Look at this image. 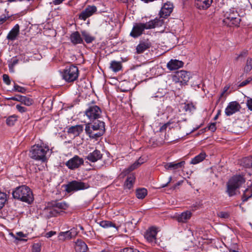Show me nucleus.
<instances>
[{
	"mask_svg": "<svg viewBox=\"0 0 252 252\" xmlns=\"http://www.w3.org/2000/svg\"><path fill=\"white\" fill-rule=\"evenodd\" d=\"M83 130V126L82 125H76L71 126L68 128L67 132L73 134L74 136H78Z\"/></svg>",
	"mask_w": 252,
	"mask_h": 252,
	"instance_id": "28",
	"label": "nucleus"
},
{
	"mask_svg": "<svg viewBox=\"0 0 252 252\" xmlns=\"http://www.w3.org/2000/svg\"><path fill=\"white\" fill-rule=\"evenodd\" d=\"M171 181H172V177L170 176L169 178L168 181L166 184L161 185L160 187L161 188H163L167 187L168 186V185L171 182Z\"/></svg>",
	"mask_w": 252,
	"mask_h": 252,
	"instance_id": "58",
	"label": "nucleus"
},
{
	"mask_svg": "<svg viewBox=\"0 0 252 252\" xmlns=\"http://www.w3.org/2000/svg\"><path fill=\"white\" fill-rule=\"evenodd\" d=\"M50 204L51 207H54L58 212V215L68 207V205L64 201L60 202L57 200H53L50 201Z\"/></svg>",
	"mask_w": 252,
	"mask_h": 252,
	"instance_id": "15",
	"label": "nucleus"
},
{
	"mask_svg": "<svg viewBox=\"0 0 252 252\" xmlns=\"http://www.w3.org/2000/svg\"><path fill=\"white\" fill-rule=\"evenodd\" d=\"M184 63L176 59H171L167 63V68L171 70H174L179 69L183 66Z\"/></svg>",
	"mask_w": 252,
	"mask_h": 252,
	"instance_id": "19",
	"label": "nucleus"
},
{
	"mask_svg": "<svg viewBox=\"0 0 252 252\" xmlns=\"http://www.w3.org/2000/svg\"><path fill=\"white\" fill-rule=\"evenodd\" d=\"M229 252H237L235 250H234L230 249V250H229Z\"/></svg>",
	"mask_w": 252,
	"mask_h": 252,
	"instance_id": "64",
	"label": "nucleus"
},
{
	"mask_svg": "<svg viewBox=\"0 0 252 252\" xmlns=\"http://www.w3.org/2000/svg\"><path fill=\"white\" fill-rule=\"evenodd\" d=\"M208 129L212 132H214L216 129V123H211L208 127Z\"/></svg>",
	"mask_w": 252,
	"mask_h": 252,
	"instance_id": "53",
	"label": "nucleus"
},
{
	"mask_svg": "<svg viewBox=\"0 0 252 252\" xmlns=\"http://www.w3.org/2000/svg\"><path fill=\"white\" fill-rule=\"evenodd\" d=\"M252 69V59H248L247 61L246 64L244 68V71L248 73Z\"/></svg>",
	"mask_w": 252,
	"mask_h": 252,
	"instance_id": "43",
	"label": "nucleus"
},
{
	"mask_svg": "<svg viewBox=\"0 0 252 252\" xmlns=\"http://www.w3.org/2000/svg\"><path fill=\"white\" fill-rule=\"evenodd\" d=\"M151 43L149 39L140 41L136 47V52L138 54L143 53L145 51L150 48Z\"/></svg>",
	"mask_w": 252,
	"mask_h": 252,
	"instance_id": "21",
	"label": "nucleus"
},
{
	"mask_svg": "<svg viewBox=\"0 0 252 252\" xmlns=\"http://www.w3.org/2000/svg\"><path fill=\"white\" fill-rule=\"evenodd\" d=\"M110 67L113 71L116 72L120 71L122 69V66L121 62L113 61L110 63Z\"/></svg>",
	"mask_w": 252,
	"mask_h": 252,
	"instance_id": "35",
	"label": "nucleus"
},
{
	"mask_svg": "<svg viewBox=\"0 0 252 252\" xmlns=\"http://www.w3.org/2000/svg\"><path fill=\"white\" fill-rule=\"evenodd\" d=\"M41 251L40 246L39 244H34L32 246V252H40Z\"/></svg>",
	"mask_w": 252,
	"mask_h": 252,
	"instance_id": "50",
	"label": "nucleus"
},
{
	"mask_svg": "<svg viewBox=\"0 0 252 252\" xmlns=\"http://www.w3.org/2000/svg\"><path fill=\"white\" fill-rule=\"evenodd\" d=\"M102 111L99 107L95 105L89 106L85 111V115L90 122H94L100 118Z\"/></svg>",
	"mask_w": 252,
	"mask_h": 252,
	"instance_id": "9",
	"label": "nucleus"
},
{
	"mask_svg": "<svg viewBox=\"0 0 252 252\" xmlns=\"http://www.w3.org/2000/svg\"><path fill=\"white\" fill-rule=\"evenodd\" d=\"M13 91L22 93H24L26 92V89L25 88L21 87L16 84H14Z\"/></svg>",
	"mask_w": 252,
	"mask_h": 252,
	"instance_id": "44",
	"label": "nucleus"
},
{
	"mask_svg": "<svg viewBox=\"0 0 252 252\" xmlns=\"http://www.w3.org/2000/svg\"><path fill=\"white\" fill-rule=\"evenodd\" d=\"M246 105L248 109L252 111V98L250 97H247Z\"/></svg>",
	"mask_w": 252,
	"mask_h": 252,
	"instance_id": "49",
	"label": "nucleus"
},
{
	"mask_svg": "<svg viewBox=\"0 0 252 252\" xmlns=\"http://www.w3.org/2000/svg\"><path fill=\"white\" fill-rule=\"evenodd\" d=\"M190 78V73L185 70H180L176 72L174 76V80L176 82H180L182 84H186Z\"/></svg>",
	"mask_w": 252,
	"mask_h": 252,
	"instance_id": "10",
	"label": "nucleus"
},
{
	"mask_svg": "<svg viewBox=\"0 0 252 252\" xmlns=\"http://www.w3.org/2000/svg\"><path fill=\"white\" fill-rule=\"evenodd\" d=\"M218 217L223 219H228L230 218V213L228 211H220L217 213Z\"/></svg>",
	"mask_w": 252,
	"mask_h": 252,
	"instance_id": "40",
	"label": "nucleus"
},
{
	"mask_svg": "<svg viewBox=\"0 0 252 252\" xmlns=\"http://www.w3.org/2000/svg\"><path fill=\"white\" fill-rule=\"evenodd\" d=\"M103 155L100 151L98 150H95L92 153H90L86 157V158L91 162H94L101 159Z\"/></svg>",
	"mask_w": 252,
	"mask_h": 252,
	"instance_id": "22",
	"label": "nucleus"
},
{
	"mask_svg": "<svg viewBox=\"0 0 252 252\" xmlns=\"http://www.w3.org/2000/svg\"><path fill=\"white\" fill-rule=\"evenodd\" d=\"M122 252H140L138 250L131 247H126L123 249Z\"/></svg>",
	"mask_w": 252,
	"mask_h": 252,
	"instance_id": "48",
	"label": "nucleus"
},
{
	"mask_svg": "<svg viewBox=\"0 0 252 252\" xmlns=\"http://www.w3.org/2000/svg\"><path fill=\"white\" fill-rule=\"evenodd\" d=\"M220 114H221V110H218L217 115L215 116V117L214 118V120H216L218 118L219 116L220 115Z\"/></svg>",
	"mask_w": 252,
	"mask_h": 252,
	"instance_id": "59",
	"label": "nucleus"
},
{
	"mask_svg": "<svg viewBox=\"0 0 252 252\" xmlns=\"http://www.w3.org/2000/svg\"><path fill=\"white\" fill-rule=\"evenodd\" d=\"M81 33L87 43H91L95 39V37L92 36L90 33L85 31H82Z\"/></svg>",
	"mask_w": 252,
	"mask_h": 252,
	"instance_id": "33",
	"label": "nucleus"
},
{
	"mask_svg": "<svg viewBox=\"0 0 252 252\" xmlns=\"http://www.w3.org/2000/svg\"><path fill=\"white\" fill-rule=\"evenodd\" d=\"M51 153L49 146L40 142L32 146L30 151V157L37 161L45 162L47 161Z\"/></svg>",
	"mask_w": 252,
	"mask_h": 252,
	"instance_id": "1",
	"label": "nucleus"
},
{
	"mask_svg": "<svg viewBox=\"0 0 252 252\" xmlns=\"http://www.w3.org/2000/svg\"><path fill=\"white\" fill-rule=\"evenodd\" d=\"M158 233V230L155 227H151L149 228L144 235L145 238L151 244H156V236Z\"/></svg>",
	"mask_w": 252,
	"mask_h": 252,
	"instance_id": "14",
	"label": "nucleus"
},
{
	"mask_svg": "<svg viewBox=\"0 0 252 252\" xmlns=\"http://www.w3.org/2000/svg\"><path fill=\"white\" fill-rule=\"evenodd\" d=\"M16 108L17 110L20 113H24L27 111V108L21 105L17 104L16 106Z\"/></svg>",
	"mask_w": 252,
	"mask_h": 252,
	"instance_id": "52",
	"label": "nucleus"
},
{
	"mask_svg": "<svg viewBox=\"0 0 252 252\" xmlns=\"http://www.w3.org/2000/svg\"><path fill=\"white\" fill-rule=\"evenodd\" d=\"M21 102L25 105L30 106L33 103V101L32 98L29 97L23 96V98L21 99Z\"/></svg>",
	"mask_w": 252,
	"mask_h": 252,
	"instance_id": "42",
	"label": "nucleus"
},
{
	"mask_svg": "<svg viewBox=\"0 0 252 252\" xmlns=\"http://www.w3.org/2000/svg\"><path fill=\"white\" fill-rule=\"evenodd\" d=\"M228 89H229L228 87H227V86L224 87V88H223V93H225L227 91Z\"/></svg>",
	"mask_w": 252,
	"mask_h": 252,
	"instance_id": "63",
	"label": "nucleus"
},
{
	"mask_svg": "<svg viewBox=\"0 0 252 252\" xmlns=\"http://www.w3.org/2000/svg\"><path fill=\"white\" fill-rule=\"evenodd\" d=\"M192 213L189 211L182 213L177 217V220L179 222L186 223L190 218Z\"/></svg>",
	"mask_w": 252,
	"mask_h": 252,
	"instance_id": "25",
	"label": "nucleus"
},
{
	"mask_svg": "<svg viewBox=\"0 0 252 252\" xmlns=\"http://www.w3.org/2000/svg\"><path fill=\"white\" fill-rule=\"evenodd\" d=\"M163 23V19H158L157 18L150 20L146 23H135L130 33V35L133 38H137L143 33L145 30L152 29L157 27H161Z\"/></svg>",
	"mask_w": 252,
	"mask_h": 252,
	"instance_id": "2",
	"label": "nucleus"
},
{
	"mask_svg": "<svg viewBox=\"0 0 252 252\" xmlns=\"http://www.w3.org/2000/svg\"><path fill=\"white\" fill-rule=\"evenodd\" d=\"M2 79L3 82L7 85H9L11 83V81L8 75L4 74L2 75Z\"/></svg>",
	"mask_w": 252,
	"mask_h": 252,
	"instance_id": "47",
	"label": "nucleus"
},
{
	"mask_svg": "<svg viewBox=\"0 0 252 252\" xmlns=\"http://www.w3.org/2000/svg\"><path fill=\"white\" fill-rule=\"evenodd\" d=\"M183 181H179L178 182H177V183L174 185V186L173 188H174V189H175V188H176V187L177 186H180V185L182 184V183H183Z\"/></svg>",
	"mask_w": 252,
	"mask_h": 252,
	"instance_id": "61",
	"label": "nucleus"
},
{
	"mask_svg": "<svg viewBox=\"0 0 252 252\" xmlns=\"http://www.w3.org/2000/svg\"><path fill=\"white\" fill-rule=\"evenodd\" d=\"M20 59L17 58V57H15L11 59V60L8 61V67L10 72H14V67L18 63Z\"/></svg>",
	"mask_w": 252,
	"mask_h": 252,
	"instance_id": "34",
	"label": "nucleus"
},
{
	"mask_svg": "<svg viewBox=\"0 0 252 252\" xmlns=\"http://www.w3.org/2000/svg\"><path fill=\"white\" fill-rule=\"evenodd\" d=\"M238 14L234 8H231L226 11L224 15L223 22L228 26H238L241 19L238 17Z\"/></svg>",
	"mask_w": 252,
	"mask_h": 252,
	"instance_id": "7",
	"label": "nucleus"
},
{
	"mask_svg": "<svg viewBox=\"0 0 252 252\" xmlns=\"http://www.w3.org/2000/svg\"><path fill=\"white\" fill-rule=\"evenodd\" d=\"M135 180V177L133 174L128 175L124 184L125 189H131L133 187Z\"/></svg>",
	"mask_w": 252,
	"mask_h": 252,
	"instance_id": "29",
	"label": "nucleus"
},
{
	"mask_svg": "<svg viewBox=\"0 0 252 252\" xmlns=\"http://www.w3.org/2000/svg\"><path fill=\"white\" fill-rule=\"evenodd\" d=\"M89 188L90 185L87 183H85L81 181L74 180L69 182L65 185V190L69 193L72 191L86 189Z\"/></svg>",
	"mask_w": 252,
	"mask_h": 252,
	"instance_id": "8",
	"label": "nucleus"
},
{
	"mask_svg": "<svg viewBox=\"0 0 252 252\" xmlns=\"http://www.w3.org/2000/svg\"><path fill=\"white\" fill-rule=\"evenodd\" d=\"M241 165L246 168H252V156L243 158L241 160Z\"/></svg>",
	"mask_w": 252,
	"mask_h": 252,
	"instance_id": "31",
	"label": "nucleus"
},
{
	"mask_svg": "<svg viewBox=\"0 0 252 252\" xmlns=\"http://www.w3.org/2000/svg\"><path fill=\"white\" fill-rule=\"evenodd\" d=\"M213 0H195V5L199 9L205 10L211 5Z\"/></svg>",
	"mask_w": 252,
	"mask_h": 252,
	"instance_id": "23",
	"label": "nucleus"
},
{
	"mask_svg": "<svg viewBox=\"0 0 252 252\" xmlns=\"http://www.w3.org/2000/svg\"><path fill=\"white\" fill-rule=\"evenodd\" d=\"M252 197V190L247 189L245 190L242 196V200L243 202L247 201L249 198Z\"/></svg>",
	"mask_w": 252,
	"mask_h": 252,
	"instance_id": "38",
	"label": "nucleus"
},
{
	"mask_svg": "<svg viewBox=\"0 0 252 252\" xmlns=\"http://www.w3.org/2000/svg\"><path fill=\"white\" fill-rule=\"evenodd\" d=\"M99 224L101 227L104 228L113 227L118 229V227L116 226V224L110 221L102 220L100 221Z\"/></svg>",
	"mask_w": 252,
	"mask_h": 252,
	"instance_id": "36",
	"label": "nucleus"
},
{
	"mask_svg": "<svg viewBox=\"0 0 252 252\" xmlns=\"http://www.w3.org/2000/svg\"><path fill=\"white\" fill-rule=\"evenodd\" d=\"M241 107L240 104L236 101H232L228 103L225 109V114L230 116L240 111Z\"/></svg>",
	"mask_w": 252,
	"mask_h": 252,
	"instance_id": "12",
	"label": "nucleus"
},
{
	"mask_svg": "<svg viewBox=\"0 0 252 252\" xmlns=\"http://www.w3.org/2000/svg\"><path fill=\"white\" fill-rule=\"evenodd\" d=\"M147 190L146 189L142 188L136 190V195L138 199H142L147 195Z\"/></svg>",
	"mask_w": 252,
	"mask_h": 252,
	"instance_id": "37",
	"label": "nucleus"
},
{
	"mask_svg": "<svg viewBox=\"0 0 252 252\" xmlns=\"http://www.w3.org/2000/svg\"><path fill=\"white\" fill-rule=\"evenodd\" d=\"M8 18L9 17L5 16H0V25L4 23Z\"/></svg>",
	"mask_w": 252,
	"mask_h": 252,
	"instance_id": "55",
	"label": "nucleus"
},
{
	"mask_svg": "<svg viewBox=\"0 0 252 252\" xmlns=\"http://www.w3.org/2000/svg\"><path fill=\"white\" fill-rule=\"evenodd\" d=\"M51 206L50 202H48L43 210V214L47 218L57 217L58 215V212Z\"/></svg>",
	"mask_w": 252,
	"mask_h": 252,
	"instance_id": "16",
	"label": "nucleus"
},
{
	"mask_svg": "<svg viewBox=\"0 0 252 252\" xmlns=\"http://www.w3.org/2000/svg\"><path fill=\"white\" fill-rule=\"evenodd\" d=\"M88 250L87 244L82 240L78 239L75 242V250L76 252H86Z\"/></svg>",
	"mask_w": 252,
	"mask_h": 252,
	"instance_id": "26",
	"label": "nucleus"
},
{
	"mask_svg": "<svg viewBox=\"0 0 252 252\" xmlns=\"http://www.w3.org/2000/svg\"><path fill=\"white\" fill-rule=\"evenodd\" d=\"M78 68L74 65L66 66L62 72L63 78L68 83L75 81L78 78Z\"/></svg>",
	"mask_w": 252,
	"mask_h": 252,
	"instance_id": "6",
	"label": "nucleus"
},
{
	"mask_svg": "<svg viewBox=\"0 0 252 252\" xmlns=\"http://www.w3.org/2000/svg\"><path fill=\"white\" fill-rule=\"evenodd\" d=\"M97 10V8L94 5H88L79 15V19L86 20V19L93 15Z\"/></svg>",
	"mask_w": 252,
	"mask_h": 252,
	"instance_id": "13",
	"label": "nucleus"
},
{
	"mask_svg": "<svg viewBox=\"0 0 252 252\" xmlns=\"http://www.w3.org/2000/svg\"><path fill=\"white\" fill-rule=\"evenodd\" d=\"M248 54V51H242L236 58V61H238L239 58H242V57H245L247 56Z\"/></svg>",
	"mask_w": 252,
	"mask_h": 252,
	"instance_id": "54",
	"label": "nucleus"
},
{
	"mask_svg": "<svg viewBox=\"0 0 252 252\" xmlns=\"http://www.w3.org/2000/svg\"><path fill=\"white\" fill-rule=\"evenodd\" d=\"M84 164V159L78 156H75L65 163V165L70 170L78 168Z\"/></svg>",
	"mask_w": 252,
	"mask_h": 252,
	"instance_id": "11",
	"label": "nucleus"
},
{
	"mask_svg": "<svg viewBox=\"0 0 252 252\" xmlns=\"http://www.w3.org/2000/svg\"><path fill=\"white\" fill-rule=\"evenodd\" d=\"M70 40L74 45L82 44L83 42L79 32L77 31L72 32L70 36Z\"/></svg>",
	"mask_w": 252,
	"mask_h": 252,
	"instance_id": "27",
	"label": "nucleus"
},
{
	"mask_svg": "<svg viewBox=\"0 0 252 252\" xmlns=\"http://www.w3.org/2000/svg\"><path fill=\"white\" fill-rule=\"evenodd\" d=\"M140 164L141 163H140V162L138 161H135L133 164L129 166L128 168L124 170V171L122 172V174L124 176H126L130 172L138 168Z\"/></svg>",
	"mask_w": 252,
	"mask_h": 252,
	"instance_id": "32",
	"label": "nucleus"
},
{
	"mask_svg": "<svg viewBox=\"0 0 252 252\" xmlns=\"http://www.w3.org/2000/svg\"><path fill=\"white\" fill-rule=\"evenodd\" d=\"M17 235H18V236H20V237H24V234H23V232H18V233H17Z\"/></svg>",
	"mask_w": 252,
	"mask_h": 252,
	"instance_id": "62",
	"label": "nucleus"
},
{
	"mask_svg": "<svg viewBox=\"0 0 252 252\" xmlns=\"http://www.w3.org/2000/svg\"><path fill=\"white\" fill-rule=\"evenodd\" d=\"M56 234V232L55 231H50L46 233L45 236L47 238H50L52 236H53V235H55Z\"/></svg>",
	"mask_w": 252,
	"mask_h": 252,
	"instance_id": "56",
	"label": "nucleus"
},
{
	"mask_svg": "<svg viewBox=\"0 0 252 252\" xmlns=\"http://www.w3.org/2000/svg\"><path fill=\"white\" fill-rule=\"evenodd\" d=\"M20 27L18 24L15 25L7 35L6 38L9 40L13 41L19 33Z\"/></svg>",
	"mask_w": 252,
	"mask_h": 252,
	"instance_id": "24",
	"label": "nucleus"
},
{
	"mask_svg": "<svg viewBox=\"0 0 252 252\" xmlns=\"http://www.w3.org/2000/svg\"><path fill=\"white\" fill-rule=\"evenodd\" d=\"M185 163V161H182L178 163L175 162H168L164 164V167L166 170L177 171L180 169L183 168Z\"/></svg>",
	"mask_w": 252,
	"mask_h": 252,
	"instance_id": "17",
	"label": "nucleus"
},
{
	"mask_svg": "<svg viewBox=\"0 0 252 252\" xmlns=\"http://www.w3.org/2000/svg\"><path fill=\"white\" fill-rule=\"evenodd\" d=\"M206 155L205 152H201L199 155L195 156L193 158L191 161L190 164H196L199 162L202 161L206 158Z\"/></svg>",
	"mask_w": 252,
	"mask_h": 252,
	"instance_id": "30",
	"label": "nucleus"
},
{
	"mask_svg": "<svg viewBox=\"0 0 252 252\" xmlns=\"http://www.w3.org/2000/svg\"><path fill=\"white\" fill-rule=\"evenodd\" d=\"M251 81V79H247L246 80H245L243 82H242L239 85V87H242L246 86L247 85L250 81Z\"/></svg>",
	"mask_w": 252,
	"mask_h": 252,
	"instance_id": "57",
	"label": "nucleus"
},
{
	"mask_svg": "<svg viewBox=\"0 0 252 252\" xmlns=\"http://www.w3.org/2000/svg\"><path fill=\"white\" fill-rule=\"evenodd\" d=\"M173 10V6L172 5L165 3L161 8L159 15L160 16V19L161 18H166L170 15Z\"/></svg>",
	"mask_w": 252,
	"mask_h": 252,
	"instance_id": "20",
	"label": "nucleus"
},
{
	"mask_svg": "<svg viewBox=\"0 0 252 252\" xmlns=\"http://www.w3.org/2000/svg\"><path fill=\"white\" fill-rule=\"evenodd\" d=\"M225 93H223V92H222L221 94H220V96L218 99V100L217 101V104H218V103L219 102V101L220 100V99L222 97H223V96L224 95Z\"/></svg>",
	"mask_w": 252,
	"mask_h": 252,
	"instance_id": "60",
	"label": "nucleus"
},
{
	"mask_svg": "<svg viewBox=\"0 0 252 252\" xmlns=\"http://www.w3.org/2000/svg\"><path fill=\"white\" fill-rule=\"evenodd\" d=\"M195 109L194 105L192 103L185 104L184 106V109L186 111L191 112Z\"/></svg>",
	"mask_w": 252,
	"mask_h": 252,
	"instance_id": "45",
	"label": "nucleus"
},
{
	"mask_svg": "<svg viewBox=\"0 0 252 252\" xmlns=\"http://www.w3.org/2000/svg\"><path fill=\"white\" fill-rule=\"evenodd\" d=\"M7 200L6 194L0 191V210L4 206Z\"/></svg>",
	"mask_w": 252,
	"mask_h": 252,
	"instance_id": "41",
	"label": "nucleus"
},
{
	"mask_svg": "<svg viewBox=\"0 0 252 252\" xmlns=\"http://www.w3.org/2000/svg\"><path fill=\"white\" fill-rule=\"evenodd\" d=\"M172 124V123L170 121H169L168 122L166 123V124H164L163 125H162L159 128V131L162 132L164 130H165L168 126H169L170 125Z\"/></svg>",
	"mask_w": 252,
	"mask_h": 252,
	"instance_id": "51",
	"label": "nucleus"
},
{
	"mask_svg": "<svg viewBox=\"0 0 252 252\" xmlns=\"http://www.w3.org/2000/svg\"><path fill=\"white\" fill-rule=\"evenodd\" d=\"M85 130L86 134L91 138L96 139L104 133L105 123L99 120L93 123H88L86 125Z\"/></svg>",
	"mask_w": 252,
	"mask_h": 252,
	"instance_id": "3",
	"label": "nucleus"
},
{
	"mask_svg": "<svg viewBox=\"0 0 252 252\" xmlns=\"http://www.w3.org/2000/svg\"><path fill=\"white\" fill-rule=\"evenodd\" d=\"M13 197L22 201L31 204L33 201L32 192L28 187L22 186L17 187L12 192Z\"/></svg>",
	"mask_w": 252,
	"mask_h": 252,
	"instance_id": "5",
	"label": "nucleus"
},
{
	"mask_svg": "<svg viewBox=\"0 0 252 252\" xmlns=\"http://www.w3.org/2000/svg\"><path fill=\"white\" fill-rule=\"evenodd\" d=\"M78 234L77 230L73 228L70 230L65 232H61L59 233L60 239L64 241L66 239H70L75 237Z\"/></svg>",
	"mask_w": 252,
	"mask_h": 252,
	"instance_id": "18",
	"label": "nucleus"
},
{
	"mask_svg": "<svg viewBox=\"0 0 252 252\" xmlns=\"http://www.w3.org/2000/svg\"><path fill=\"white\" fill-rule=\"evenodd\" d=\"M17 120V117L14 115L8 117L6 120V123L9 126H12Z\"/></svg>",
	"mask_w": 252,
	"mask_h": 252,
	"instance_id": "39",
	"label": "nucleus"
},
{
	"mask_svg": "<svg viewBox=\"0 0 252 252\" xmlns=\"http://www.w3.org/2000/svg\"><path fill=\"white\" fill-rule=\"evenodd\" d=\"M246 182L243 176L236 175L229 179L226 183V192L229 197H232L237 194V190Z\"/></svg>",
	"mask_w": 252,
	"mask_h": 252,
	"instance_id": "4",
	"label": "nucleus"
},
{
	"mask_svg": "<svg viewBox=\"0 0 252 252\" xmlns=\"http://www.w3.org/2000/svg\"><path fill=\"white\" fill-rule=\"evenodd\" d=\"M23 98V95L19 94H16L14 96L7 98L8 100H12L21 102V99Z\"/></svg>",
	"mask_w": 252,
	"mask_h": 252,
	"instance_id": "46",
	"label": "nucleus"
}]
</instances>
